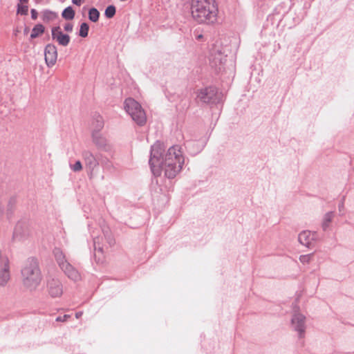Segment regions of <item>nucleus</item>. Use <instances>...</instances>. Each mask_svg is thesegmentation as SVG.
Here are the masks:
<instances>
[{
    "label": "nucleus",
    "mask_w": 354,
    "mask_h": 354,
    "mask_svg": "<svg viewBox=\"0 0 354 354\" xmlns=\"http://www.w3.org/2000/svg\"><path fill=\"white\" fill-rule=\"evenodd\" d=\"M164 145L160 142H156L151 148V158L149 160L152 172L157 176L164 171L165 174L169 178H174L180 171L184 163L180 147L173 146L162 155Z\"/></svg>",
    "instance_id": "nucleus-1"
},
{
    "label": "nucleus",
    "mask_w": 354,
    "mask_h": 354,
    "mask_svg": "<svg viewBox=\"0 0 354 354\" xmlns=\"http://www.w3.org/2000/svg\"><path fill=\"white\" fill-rule=\"evenodd\" d=\"M191 16L201 24H214L217 21L218 8L215 0H192Z\"/></svg>",
    "instance_id": "nucleus-2"
},
{
    "label": "nucleus",
    "mask_w": 354,
    "mask_h": 354,
    "mask_svg": "<svg viewBox=\"0 0 354 354\" xmlns=\"http://www.w3.org/2000/svg\"><path fill=\"white\" fill-rule=\"evenodd\" d=\"M21 274L24 285L30 290L36 289L41 282V273L35 259H28L25 263Z\"/></svg>",
    "instance_id": "nucleus-3"
},
{
    "label": "nucleus",
    "mask_w": 354,
    "mask_h": 354,
    "mask_svg": "<svg viewBox=\"0 0 354 354\" xmlns=\"http://www.w3.org/2000/svg\"><path fill=\"white\" fill-rule=\"evenodd\" d=\"M124 108L132 120L138 125L143 126L147 122V115L141 104L133 98H127Z\"/></svg>",
    "instance_id": "nucleus-4"
},
{
    "label": "nucleus",
    "mask_w": 354,
    "mask_h": 354,
    "mask_svg": "<svg viewBox=\"0 0 354 354\" xmlns=\"http://www.w3.org/2000/svg\"><path fill=\"white\" fill-rule=\"evenodd\" d=\"M47 291L52 297H59L64 292L61 281L56 279H51L47 282Z\"/></svg>",
    "instance_id": "nucleus-5"
},
{
    "label": "nucleus",
    "mask_w": 354,
    "mask_h": 354,
    "mask_svg": "<svg viewBox=\"0 0 354 354\" xmlns=\"http://www.w3.org/2000/svg\"><path fill=\"white\" fill-rule=\"evenodd\" d=\"M45 62L48 66H54L57 59V48L53 44H48L44 50Z\"/></svg>",
    "instance_id": "nucleus-6"
},
{
    "label": "nucleus",
    "mask_w": 354,
    "mask_h": 354,
    "mask_svg": "<svg viewBox=\"0 0 354 354\" xmlns=\"http://www.w3.org/2000/svg\"><path fill=\"white\" fill-rule=\"evenodd\" d=\"M52 38L63 46H68L71 40L70 36L63 33L59 27H55L52 29Z\"/></svg>",
    "instance_id": "nucleus-7"
},
{
    "label": "nucleus",
    "mask_w": 354,
    "mask_h": 354,
    "mask_svg": "<svg viewBox=\"0 0 354 354\" xmlns=\"http://www.w3.org/2000/svg\"><path fill=\"white\" fill-rule=\"evenodd\" d=\"M60 268L64 271L65 274L71 280L77 281L81 279V275L79 272L68 262L65 263Z\"/></svg>",
    "instance_id": "nucleus-8"
},
{
    "label": "nucleus",
    "mask_w": 354,
    "mask_h": 354,
    "mask_svg": "<svg viewBox=\"0 0 354 354\" xmlns=\"http://www.w3.org/2000/svg\"><path fill=\"white\" fill-rule=\"evenodd\" d=\"M214 94V89L212 87L201 88L196 93L197 97L203 102H209Z\"/></svg>",
    "instance_id": "nucleus-9"
},
{
    "label": "nucleus",
    "mask_w": 354,
    "mask_h": 354,
    "mask_svg": "<svg viewBox=\"0 0 354 354\" xmlns=\"http://www.w3.org/2000/svg\"><path fill=\"white\" fill-rule=\"evenodd\" d=\"M315 233H313L310 231L305 230L299 234L298 239L300 243L302 245L310 247L315 240Z\"/></svg>",
    "instance_id": "nucleus-10"
},
{
    "label": "nucleus",
    "mask_w": 354,
    "mask_h": 354,
    "mask_svg": "<svg viewBox=\"0 0 354 354\" xmlns=\"http://www.w3.org/2000/svg\"><path fill=\"white\" fill-rule=\"evenodd\" d=\"M304 321L305 317L300 313H295L292 319V323L295 328L300 333V335L304 332Z\"/></svg>",
    "instance_id": "nucleus-11"
},
{
    "label": "nucleus",
    "mask_w": 354,
    "mask_h": 354,
    "mask_svg": "<svg viewBox=\"0 0 354 354\" xmlns=\"http://www.w3.org/2000/svg\"><path fill=\"white\" fill-rule=\"evenodd\" d=\"M83 156L86 165L93 169L97 164L94 156L90 152H84Z\"/></svg>",
    "instance_id": "nucleus-12"
},
{
    "label": "nucleus",
    "mask_w": 354,
    "mask_h": 354,
    "mask_svg": "<svg viewBox=\"0 0 354 354\" xmlns=\"http://www.w3.org/2000/svg\"><path fill=\"white\" fill-rule=\"evenodd\" d=\"M54 254H55L56 261H57V263L59 264V267H62L64 265H65V263H68L67 260L66 259L64 254L59 249H55L54 250Z\"/></svg>",
    "instance_id": "nucleus-13"
},
{
    "label": "nucleus",
    "mask_w": 354,
    "mask_h": 354,
    "mask_svg": "<svg viewBox=\"0 0 354 354\" xmlns=\"http://www.w3.org/2000/svg\"><path fill=\"white\" fill-rule=\"evenodd\" d=\"M10 279V268L0 271V286H6Z\"/></svg>",
    "instance_id": "nucleus-14"
},
{
    "label": "nucleus",
    "mask_w": 354,
    "mask_h": 354,
    "mask_svg": "<svg viewBox=\"0 0 354 354\" xmlns=\"http://www.w3.org/2000/svg\"><path fill=\"white\" fill-rule=\"evenodd\" d=\"M44 32V26L41 24H37L34 26L30 34L31 39H35L41 35Z\"/></svg>",
    "instance_id": "nucleus-15"
},
{
    "label": "nucleus",
    "mask_w": 354,
    "mask_h": 354,
    "mask_svg": "<svg viewBox=\"0 0 354 354\" xmlns=\"http://www.w3.org/2000/svg\"><path fill=\"white\" fill-rule=\"evenodd\" d=\"M100 18V12L95 8H92L88 10V19L93 22L98 21Z\"/></svg>",
    "instance_id": "nucleus-16"
},
{
    "label": "nucleus",
    "mask_w": 354,
    "mask_h": 354,
    "mask_svg": "<svg viewBox=\"0 0 354 354\" xmlns=\"http://www.w3.org/2000/svg\"><path fill=\"white\" fill-rule=\"evenodd\" d=\"M62 15V17L64 18L65 19L71 20L75 17V11L71 6H68L64 10Z\"/></svg>",
    "instance_id": "nucleus-17"
},
{
    "label": "nucleus",
    "mask_w": 354,
    "mask_h": 354,
    "mask_svg": "<svg viewBox=\"0 0 354 354\" xmlns=\"http://www.w3.org/2000/svg\"><path fill=\"white\" fill-rule=\"evenodd\" d=\"M28 12V7L26 3H20L17 6V14L21 15H27Z\"/></svg>",
    "instance_id": "nucleus-18"
},
{
    "label": "nucleus",
    "mask_w": 354,
    "mask_h": 354,
    "mask_svg": "<svg viewBox=\"0 0 354 354\" xmlns=\"http://www.w3.org/2000/svg\"><path fill=\"white\" fill-rule=\"evenodd\" d=\"M89 26L86 23H82L80 25L79 35L82 37H86L88 34Z\"/></svg>",
    "instance_id": "nucleus-19"
},
{
    "label": "nucleus",
    "mask_w": 354,
    "mask_h": 354,
    "mask_svg": "<svg viewBox=\"0 0 354 354\" xmlns=\"http://www.w3.org/2000/svg\"><path fill=\"white\" fill-rule=\"evenodd\" d=\"M105 16L111 19L115 15V7L114 6H109L104 12Z\"/></svg>",
    "instance_id": "nucleus-20"
},
{
    "label": "nucleus",
    "mask_w": 354,
    "mask_h": 354,
    "mask_svg": "<svg viewBox=\"0 0 354 354\" xmlns=\"http://www.w3.org/2000/svg\"><path fill=\"white\" fill-rule=\"evenodd\" d=\"M313 254L301 255L299 257V260L303 264L309 263L313 259Z\"/></svg>",
    "instance_id": "nucleus-21"
},
{
    "label": "nucleus",
    "mask_w": 354,
    "mask_h": 354,
    "mask_svg": "<svg viewBox=\"0 0 354 354\" xmlns=\"http://www.w3.org/2000/svg\"><path fill=\"white\" fill-rule=\"evenodd\" d=\"M71 168L74 171H80L82 169V163L80 160L77 161L73 165H71Z\"/></svg>",
    "instance_id": "nucleus-22"
},
{
    "label": "nucleus",
    "mask_w": 354,
    "mask_h": 354,
    "mask_svg": "<svg viewBox=\"0 0 354 354\" xmlns=\"http://www.w3.org/2000/svg\"><path fill=\"white\" fill-rule=\"evenodd\" d=\"M331 218L332 214L330 213H328L325 216V221L323 224L324 228H326L328 225L329 223L331 221Z\"/></svg>",
    "instance_id": "nucleus-23"
},
{
    "label": "nucleus",
    "mask_w": 354,
    "mask_h": 354,
    "mask_svg": "<svg viewBox=\"0 0 354 354\" xmlns=\"http://www.w3.org/2000/svg\"><path fill=\"white\" fill-rule=\"evenodd\" d=\"M70 317H71V316L69 315H64V316H62V317L61 316L57 317L56 318V321L64 322H66Z\"/></svg>",
    "instance_id": "nucleus-24"
},
{
    "label": "nucleus",
    "mask_w": 354,
    "mask_h": 354,
    "mask_svg": "<svg viewBox=\"0 0 354 354\" xmlns=\"http://www.w3.org/2000/svg\"><path fill=\"white\" fill-rule=\"evenodd\" d=\"M64 28L65 31L71 32L73 31V25L71 23H67L65 24Z\"/></svg>",
    "instance_id": "nucleus-25"
},
{
    "label": "nucleus",
    "mask_w": 354,
    "mask_h": 354,
    "mask_svg": "<svg viewBox=\"0 0 354 354\" xmlns=\"http://www.w3.org/2000/svg\"><path fill=\"white\" fill-rule=\"evenodd\" d=\"M44 18L51 19L56 17V15L53 12H45L44 13Z\"/></svg>",
    "instance_id": "nucleus-26"
},
{
    "label": "nucleus",
    "mask_w": 354,
    "mask_h": 354,
    "mask_svg": "<svg viewBox=\"0 0 354 354\" xmlns=\"http://www.w3.org/2000/svg\"><path fill=\"white\" fill-rule=\"evenodd\" d=\"M30 12H31V17H32V19H34V20L37 19V16H38V13L36 11V10L32 9Z\"/></svg>",
    "instance_id": "nucleus-27"
},
{
    "label": "nucleus",
    "mask_w": 354,
    "mask_h": 354,
    "mask_svg": "<svg viewBox=\"0 0 354 354\" xmlns=\"http://www.w3.org/2000/svg\"><path fill=\"white\" fill-rule=\"evenodd\" d=\"M86 0H72L73 4L80 6Z\"/></svg>",
    "instance_id": "nucleus-28"
},
{
    "label": "nucleus",
    "mask_w": 354,
    "mask_h": 354,
    "mask_svg": "<svg viewBox=\"0 0 354 354\" xmlns=\"http://www.w3.org/2000/svg\"><path fill=\"white\" fill-rule=\"evenodd\" d=\"M82 315V313L79 312V313H77L75 314V317H76L77 318H79V317H80V316H81Z\"/></svg>",
    "instance_id": "nucleus-29"
},
{
    "label": "nucleus",
    "mask_w": 354,
    "mask_h": 354,
    "mask_svg": "<svg viewBox=\"0 0 354 354\" xmlns=\"http://www.w3.org/2000/svg\"><path fill=\"white\" fill-rule=\"evenodd\" d=\"M28 1V0H20V3H27Z\"/></svg>",
    "instance_id": "nucleus-30"
},
{
    "label": "nucleus",
    "mask_w": 354,
    "mask_h": 354,
    "mask_svg": "<svg viewBox=\"0 0 354 354\" xmlns=\"http://www.w3.org/2000/svg\"><path fill=\"white\" fill-rule=\"evenodd\" d=\"M203 37V35H199L198 37H197V39H200L201 38Z\"/></svg>",
    "instance_id": "nucleus-31"
}]
</instances>
